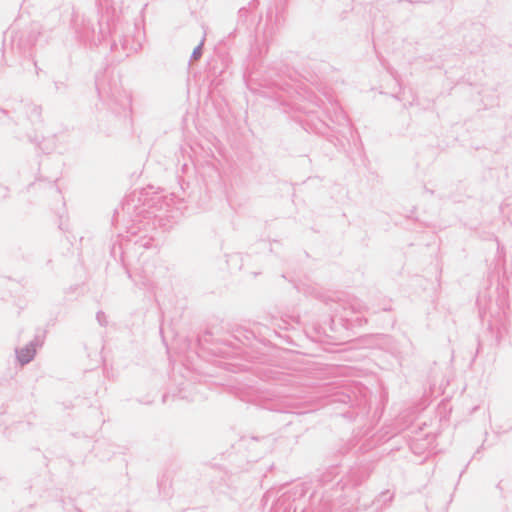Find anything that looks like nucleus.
I'll return each mask as SVG.
<instances>
[{"label": "nucleus", "mask_w": 512, "mask_h": 512, "mask_svg": "<svg viewBox=\"0 0 512 512\" xmlns=\"http://www.w3.org/2000/svg\"><path fill=\"white\" fill-rule=\"evenodd\" d=\"M202 54V44H200L194 51H193V57L195 60H198L201 57Z\"/></svg>", "instance_id": "nucleus-2"}, {"label": "nucleus", "mask_w": 512, "mask_h": 512, "mask_svg": "<svg viewBox=\"0 0 512 512\" xmlns=\"http://www.w3.org/2000/svg\"><path fill=\"white\" fill-rule=\"evenodd\" d=\"M36 350L34 347L29 346L18 351V359L21 364L28 363L35 356Z\"/></svg>", "instance_id": "nucleus-1"}]
</instances>
